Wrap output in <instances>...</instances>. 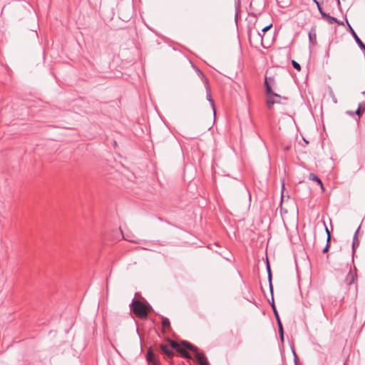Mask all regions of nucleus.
Returning <instances> with one entry per match:
<instances>
[{
	"label": "nucleus",
	"instance_id": "nucleus-1",
	"mask_svg": "<svg viewBox=\"0 0 365 365\" xmlns=\"http://www.w3.org/2000/svg\"><path fill=\"white\" fill-rule=\"evenodd\" d=\"M131 310L133 313L140 318H145L148 315V308L139 300L133 299L130 304Z\"/></svg>",
	"mask_w": 365,
	"mask_h": 365
},
{
	"label": "nucleus",
	"instance_id": "nucleus-2",
	"mask_svg": "<svg viewBox=\"0 0 365 365\" xmlns=\"http://www.w3.org/2000/svg\"><path fill=\"white\" fill-rule=\"evenodd\" d=\"M273 81V79L271 78H266L265 82H264L267 93L269 96V98H267V105L269 109L272 108V106L274 104L280 103L279 101L274 100L272 98V97L274 96V97H277L279 98H281L279 95L272 92L271 86L269 84V81Z\"/></svg>",
	"mask_w": 365,
	"mask_h": 365
},
{
	"label": "nucleus",
	"instance_id": "nucleus-3",
	"mask_svg": "<svg viewBox=\"0 0 365 365\" xmlns=\"http://www.w3.org/2000/svg\"><path fill=\"white\" fill-rule=\"evenodd\" d=\"M124 1L121 0V1L118 4L119 14L121 16V18L123 21H126L130 18L132 14L133 10V4L132 2H129L128 8L124 9L123 5Z\"/></svg>",
	"mask_w": 365,
	"mask_h": 365
},
{
	"label": "nucleus",
	"instance_id": "nucleus-4",
	"mask_svg": "<svg viewBox=\"0 0 365 365\" xmlns=\"http://www.w3.org/2000/svg\"><path fill=\"white\" fill-rule=\"evenodd\" d=\"M195 356L197 361L200 365H209V363H208V361H207V359L206 358V356L204 355V354L198 352V350L195 352Z\"/></svg>",
	"mask_w": 365,
	"mask_h": 365
},
{
	"label": "nucleus",
	"instance_id": "nucleus-5",
	"mask_svg": "<svg viewBox=\"0 0 365 365\" xmlns=\"http://www.w3.org/2000/svg\"><path fill=\"white\" fill-rule=\"evenodd\" d=\"M349 29L351 30V33L353 36V37L354 38L356 43L359 45V46L363 50V51H365V45L364 43L361 41V40L359 38V36H357V34H356V32L354 31V30L351 28V26L349 24Z\"/></svg>",
	"mask_w": 365,
	"mask_h": 365
},
{
	"label": "nucleus",
	"instance_id": "nucleus-6",
	"mask_svg": "<svg viewBox=\"0 0 365 365\" xmlns=\"http://www.w3.org/2000/svg\"><path fill=\"white\" fill-rule=\"evenodd\" d=\"M205 88H206V90H207V99L210 103V105H211V106L212 108V110H213L214 115H215V103H214V101L211 98V94H210V91L209 85L207 83V84H205Z\"/></svg>",
	"mask_w": 365,
	"mask_h": 365
},
{
	"label": "nucleus",
	"instance_id": "nucleus-7",
	"mask_svg": "<svg viewBox=\"0 0 365 365\" xmlns=\"http://www.w3.org/2000/svg\"><path fill=\"white\" fill-rule=\"evenodd\" d=\"M160 349L162 350V351L166 354L169 358H173V356H174V352L170 349L167 345H165V344H162L160 346Z\"/></svg>",
	"mask_w": 365,
	"mask_h": 365
},
{
	"label": "nucleus",
	"instance_id": "nucleus-8",
	"mask_svg": "<svg viewBox=\"0 0 365 365\" xmlns=\"http://www.w3.org/2000/svg\"><path fill=\"white\" fill-rule=\"evenodd\" d=\"M181 344L184 346L186 349L193 351L194 353L198 350L197 347H196L195 346L192 345V344L187 341H182Z\"/></svg>",
	"mask_w": 365,
	"mask_h": 365
},
{
	"label": "nucleus",
	"instance_id": "nucleus-9",
	"mask_svg": "<svg viewBox=\"0 0 365 365\" xmlns=\"http://www.w3.org/2000/svg\"><path fill=\"white\" fill-rule=\"evenodd\" d=\"M309 179L310 180L317 182L321 186L322 189L324 190V186L322 180L316 175H314V173H310L309 175Z\"/></svg>",
	"mask_w": 365,
	"mask_h": 365
},
{
	"label": "nucleus",
	"instance_id": "nucleus-10",
	"mask_svg": "<svg viewBox=\"0 0 365 365\" xmlns=\"http://www.w3.org/2000/svg\"><path fill=\"white\" fill-rule=\"evenodd\" d=\"M267 272H268V280H269V290H270V292H271V295H272V294H273V286H272V273H271V269H270V267H269V264H267Z\"/></svg>",
	"mask_w": 365,
	"mask_h": 365
},
{
	"label": "nucleus",
	"instance_id": "nucleus-11",
	"mask_svg": "<svg viewBox=\"0 0 365 365\" xmlns=\"http://www.w3.org/2000/svg\"><path fill=\"white\" fill-rule=\"evenodd\" d=\"M359 230V227H358V229L355 232V234H354V240H353V243H352L353 252H354L355 247H358L359 245V240L356 237V235L358 234Z\"/></svg>",
	"mask_w": 365,
	"mask_h": 365
},
{
	"label": "nucleus",
	"instance_id": "nucleus-12",
	"mask_svg": "<svg viewBox=\"0 0 365 365\" xmlns=\"http://www.w3.org/2000/svg\"><path fill=\"white\" fill-rule=\"evenodd\" d=\"M196 72L197 73L198 76L201 78V79L202 80L203 83L205 84H207L208 83V79L205 77V76L203 74V73L197 68H195Z\"/></svg>",
	"mask_w": 365,
	"mask_h": 365
},
{
	"label": "nucleus",
	"instance_id": "nucleus-13",
	"mask_svg": "<svg viewBox=\"0 0 365 365\" xmlns=\"http://www.w3.org/2000/svg\"><path fill=\"white\" fill-rule=\"evenodd\" d=\"M178 351L180 354V355L186 359H191L190 354L184 349L180 348Z\"/></svg>",
	"mask_w": 365,
	"mask_h": 365
},
{
	"label": "nucleus",
	"instance_id": "nucleus-14",
	"mask_svg": "<svg viewBox=\"0 0 365 365\" xmlns=\"http://www.w3.org/2000/svg\"><path fill=\"white\" fill-rule=\"evenodd\" d=\"M271 306H272V309H273V312H274V316H275L276 319H278L279 314H278V312H277V309H276V307H275V304H274V302L273 294L272 295V302H271Z\"/></svg>",
	"mask_w": 365,
	"mask_h": 365
},
{
	"label": "nucleus",
	"instance_id": "nucleus-15",
	"mask_svg": "<svg viewBox=\"0 0 365 365\" xmlns=\"http://www.w3.org/2000/svg\"><path fill=\"white\" fill-rule=\"evenodd\" d=\"M170 344L173 349H175L177 351L180 348L179 344L175 341L170 340Z\"/></svg>",
	"mask_w": 365,
	"mask_h": 365
},
{
	"label": "nucleus",
	"instance_id": "nucleus-16",
	"mask_svg": "<svg viewBox=\"0 0 365 365\" xmlns=\"http://www.w3.org/2000/svg\"><path fill=\"white\" fill-rule=\"evenodd\" d=\"M327 21L329 24H332L335 22H337V19L333 16H331L330 15H329L327 16V18L326 19Z\"/></svg>",
	"mask_w": 365,
	"mask_h": 365
},
{
	"label": "nucleus",
	"instance_id": "nucleus-17",
	"mask_svg": "<svg viewBox=\"0 0 365 365\" xmlns=\"http://www.w3.org/2000/svg\"><path fill=\"white\" fill-rule=\"evenodd\" d=\"M162 324L163 327H170V321L167 318H164L162 322Z\"/></svg>",
	"mask_w": 365,
	"mask_h": 365
},
{
	"label": "nucleus",
	"instance_id": "nucleus-18",
	"mask_svg": "<svg viewBox=\"0 0 365 365\" xmlns=\"http://www.w3.org/2000/svg\"><path fill=\"white\" fill-rule=\"evenodd\" d=\"M154 357V354L149 351L147 354V360L150 362L153 361Z\"/></svg>",
	"mask_w": 365,
	"mask_h": 365
},
{
	"label": "nucleus",
	"instance_id": "nucleus-19",
	"mask_svg": "<svg viewBox=\"0 0 365 365\" xmlns=\"http://www.w3.org/2000/svg\"><path fill=\"white\" fill-rule=\"evenodd\" d=\"M292 66H293V67L294 68H296L298 71H300L301 66H300V65L297 61H292Z\"/></svg>",
	"mask_w": 365,
	"mask_h": 365
},
{
	"label": "nucleus",
	"instance_id": "nucleus-20",
	"mask_svg": "<svg viewBox=\"0 0 365 365\" xmlns=\"http://www.w3.org/2000/svg\"><path fill=\"white\" fill-rule=\"evenodd\" d=\"M325 230H326V233L327 235V241L328 243H329L330 240H331V234H330V232L329 230V229L327 228V227L325 225Z\"/></svg>",
	"mask_w": 365,
	"mask_h": 365
},
{
	"label": "nucleus",
	"instance_id": "nucleus-21",
	"mask_svg": "<svg viewBox=\"0 0 365 365\" xmlns=\"http://www.w3.org/2000/svg\"><path fill=\"white\" fill-rule=\"evenodd\" d=\"M272 26V24H269L268 26H267L264 27V28L262 29V31L263 33H265L266 31H267L268 30H269V29H270V28H271Z\"/></svg>",
	"mask_w": 365,
	"mask_h": 365
},
{
	"label": "nucleus",
	"instance_id": "nucleus-22",
	"mask_svg": "<svg viewBox=\"0 0 365 365\" xmlns=\"http://www.w3.org/2000/svg\"><path fill=\"white\" fill-rule=\"evenodd\" d=\"M292 352H293V354L294 356V364H295V365H298V359H297V356L296 355V353H295L294 349H292Z\"/></svg>",
	"mask_w": 365,
	"mask_h": 365
},
{
	"label": "nucleus",
	"instance_id": "nucleus-23",
	"mask_svg": "<svg viewBox=\"0 0 365 365\" xmlns=\"http://www.w3.org/2000/svg\"><path fill=\"white\" fill-rule=\"evenodd\" d=\"M319 13L324 19H326L327 18V16H329V14L325 13L324 11H321Z\"/></svg>",
	"mask_w": 365,
	"mask_h": 365
},
{
	"label": "nucleus",
	"instance_id": "nucleus-24",
	"mask_svg": "<svg viewBox=\"0 0 365 365\" xmlns=\"http://www.w3.org/2000/svg\"><path fill=\"white\" fill-rule=\"evenodd\" d=\"M319 13L324 19H326L327 18V16H329V14L325 13L324 11H321Z\"/></svg>",
	"mask_w": 365,
	"mask_h": 365
},
{
	"label": "nucleus",
	"instance_id": "nucleus-25",
	"mask_svg": "<svg viewBox=\"0 0 365 365\" xmlns=\"http://www.w3.org/2000/svg\"><path fill=\"white\" fill-rule=\"evenodd\" d=\"M329 243H328V242H327V245H326V246H325V247L323 249L322 252H323V253H326V252H327L329 251Z\"/></svg>",
	"mask_w": 365,
	"mask_h": 365
},
{
	"label": "nucleus",
	"instance_id": "nucleus-26",
	"mask_svg": "<svg viewBox=\"0 0 365 365\" xmlns=\"http://www.w3.org/2000/svg\"><path fill=\"white\" fill-rule=\"evenodd\" d=\"M279 329L281 339L283 341L284 340L283 327H279Z\"/></svg>",
	"mask_w": 365,
	"mask_h": 365
},
{
	"label": "nucleus",
	"instance_id": "nucleus-27",
	"mask_svg": "<svg viewBox=\"0 0 365 365\" xmlns=\"http://www.w3.org/2000/svg\"><path fill=\"white\" fill-rule=\"evenodd\" d=\"M314 4L317 5V9L319 10V11L320 12L321 11H323L319 3L317 1V0H314Z\"/></svg>",
	"mask_w": 365,
	"mask_h": 365
},
{
	"label": "nucleus",
	"instance_id": "nucleus-28",
	"mask_svg": "<svg viewBox=\"0 0 365 365\" xmlns=\"http://www.w3.org/2000/svg\"><path fill=\"white\" fill-rule=\"evenodd\" d=\"M360 113H361V107L359 106V107L356 109V110L355 111V114H356V115H360Z\"/></svg>",
	"mask_w": 365,
	"mask_h": 365
},
{
	"label": "nucleus",
	"instance_id": "nucleus-29",
	"mask_svg": "<svg viewBox=\"0 0 365 365\" xmlns=\"http://www.w3.org/2000/svg\"><path fill=\"white\" fill-rule=\"evenodd\" d=\"M277 324H278L279 327H282V323H281V321H280V319H279V317H278V319H277Z\"/></svg>",
	"mask_w": 365,
	"mask_h": 365
},
{
	"label": "nucleus",
	"instance_id": "nucleus-30",
	"mask_svg": "<svg viewBox=\"0 0 365 365\" xmlns=\"http://www.w3.org/2000/svg\"><path fill=\"white\" fill-rule=\"evenodd\" d=\"M277 324H278L279 327H282V323H281V321H280V319H279V317H278V319H277Z\"/></svg>",
	"mask_w": 365,
	"mask_h": 365
},
{
	"label": "nucleus",
	"instance_id": "nucleus-31",
	"mask_svg": "<svg viewBox=\"0 0 365 365\" xmlns=\"http://www.w3.org/2000/svg\"><path fill=\"white\" fill-rule=\"evenodd\" d=\"M354 276L352 275V276H351V281L349 282V284H351V283L354 282Z\"/></svg>",
	"mask_w": 365,
	"mask_h": 365
},
{
	"label": "nucleus",
	"instance_id": "nucleus-32",
	"mask_svg": "<svg viewBox=\"0 0 365 365\" xmlns=\"http://www.w3.org/2000/svg\"><path fill=\"white\" fill-rule=\"evenodd\" d=\"M336 23L339 25H344L343 22L339 21L338 20H337V22H336Z\"/></svg>",
	"mask_w": 365,
	"mask_h": 365
},
{
	"label": "nucleus",
	"instance_id": "nucleus-33",
	"mask_svg": "<svg viewBox=\"0 0 365 365\" xmlns=\"http://www.w3.org/2000/svg\"><path fill=\"white\" fill-rule=\"evenodd\" d=\"M309 41H312V35H311V34H310V33H309Z\"/></svg>",
	"mask_w": 365,
	"mask_h": 365
},
{
	"label": "nucleus",
	"instance_id": "nucleus-34",
	"mask_svg": "<svg viewBox=\"0 0 365 365\" xmlns=\"http://www.w3.org/2000/svg\"><path fill=\"white\" fill-rule=\"evenodd\" d=\"M348 113H349L350 115H353L352 112H348Z\"/></svg>",
	"mask_w": 365,
	"mask_h": 365
},
{
	"label": "nucleus",
	"instance_id": "nucleus-35",
	"mask_svg": "<svg viewBox=\"0 0 365 365\" xmlns=\"http://www.w3.org/2000/svg\"><path fill=\"white\" fill-rule=\"evenodd\" d=\"M339 3H340V2H339V0H338V4H339Z\"/></svg>",
	"mask_w": 365,
	"mask_h": 365
},
{
	"label": "nucleus",
	"instance_id": "nucleus-36",
	"mask_svg": "<svg viewBox=\"0 0 365 365\" xmlns=\"http://www.w3.org/2000/svg\"><path fill=\"white\" fill-rule=\"evenodd\" d=\"M312 1H313V2L314 3V0H312Z\"/></svg>",
	"mask_w": 365,
	"mask_h": 365
}]
</instances>
